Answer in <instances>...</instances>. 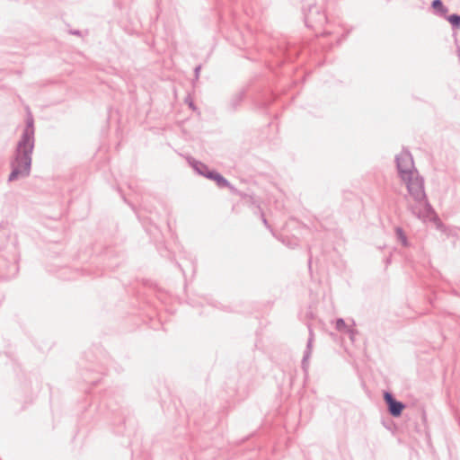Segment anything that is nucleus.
Segmentation results:
<instances>
[{
	"label": "nucleus",
	"mask_w": 460,
	"mask_h": 460,
	"mask_svg": "<svg viewBox=\"0 0 460 460\" xmlns=\"http://www.w3.org/2000/svg\"><path fill=\"white\" fill-rule=\"evenodd\" d=\"M414 204L409 203L408 209L411 214L418 218H427L432 212L433 209L429 203L427 197L420 200H413Z\"/></svg>",
	"instance_id": "39448f33"
},
{
	"label": "nucleus",
	"mask_w": 460,
	"mask_h": 460,
	"mask_svg": "<svg viewBox=\"0 0 460 460\" xmlns=\"http://www.w3.org/2000/svg\"><path fill=\"white\" fill-rule=\"evenodd\" d=\"M189 105H190V107L191 109L195 110V106H194V104H193V102H190L189 103Z\"/></svg>",
	"instance_id": "f3484780"
},
{
	"label": "nucleus",
	"mask_w": 460,
	"mask_h": 460,
	"mask_svg": "<svg viewBox=\"0 0 460 460\" xmlns=\"http://www.w3.org/2000/svg\"><path fill=\"white\" fill-rule=\"evenodd\" d=\"M311 262H312V259L310 258V259H309V261H308V263H309V267L311 266Z\"/></svg>",
	"instance_id": "6ab92c4d"
},
{
	"label": "nucleus",
	"mask_w": 460,
	"mask_h": 460,
	"mask_svg": "<svg viewBox=\"0 0 460 460\" xmlns=\"http://www.w3.org/2000/svg\"><path fill=\"white\" fill-rule=\"evenodd\" d=\"M444 18L447 19L450 22V24L452 25V28L454 30L460 28V15L459 14H456V13H453L450 15L446 14V17H444Z\"/></svg>",
	"instance_id": "9b49d317"
},
{
	"label": "nucleus",
	"mask_w": 460,
	"mask_h": 460,
	"mask_svg": "<svg viewBox=\"0 0 460 460\" xmlns=\"http://www.w3.org/2000/svg\"><path fill=\"white\" fill-rule=\"evenodd\" d=\"M402 181L405 183L409 195L413 200H420L427 197L424 190V180L418 172Z\"/></svg>",
	"instance_id": "7ed1b4c3"
},
{
	"label": "nucleus",
	"mask_w": 460,
	"mask_h": 460,
	"mask_svg": "<svg viewBox=\"0 0 460 460\" xmlns=\"http://www.w3.org/2000/svg\"><path fill=\"white\" fill-rule=\"evenodd\" d=\"M188 162L190 164V165L199 174V175H202L204 177H206V174H208L209 172H212V170H210L208 168V166L205 164H203L202 162L200 161H197L196 159L190 157L188 159Z\"/></svg>",
	"instance_id": "6e6552de"
},
{
	"label": "nucleus",
	"mask_w": 460,
	"mask_h": 460,
	"mask_svg": "<svg viewBox=\"0 0 460 460\" xmlns=\"http://www.w3.org/2000/svg\"><path fill=\"white\" fill-rule=\"evenodd\" d=\"M314 341V332L311 327H309V338L306 344V349L304 351V356L302 359V367L304 369H305L308 367V360L311 357L312 353V344Z\"/></svg>",
	"instance_id": "1a4fd4ad"
},
{
	"label": "nucleus",
	"mask_w": 460,
	"mask_h": 460,
	"mask_svg": "<svg viewBox=\"0 0 460 460\" xmlns=\"http://www.w3.org/2000/svg\"><path fill=\"white\" fill-rule=\"evenodd\" d=\"M34 132V120L32 116L30 115L26 119L25 128L10 161L12 172L8 177L9 181H16L19 178H26L30 175L35 143Z\"/></svg>",
	"instance_id": "f257e3e1"
},
{
	"label": "nucleus",
	"mask_w": 460,
	"mask_h": 460,
	"mask_svg": "<svg viewBox=\"0 0 460 460\" xmlns=\"http://www.w3.org/2000/svg\"><path fill=\"white\" fill-rule=\"evenodd\" d=\"M349 333V336H350V340L353 341V337H354V334H355V331L352 330V329H347V331Z\"/></svg>",
	"instance_id": "dca6fc26"
},
{
	"label": "nucleus",
	"mask_w": 460,
	"mask_h": 460,
	"mask_svg": "<svg viewBox=\"0 0 460 460\" xmlns=\"http://www.w3.org/2000/svg\"><path fill=\"white\" fill-rule=\"evenodd\" d=\"M73 34H75V35H79V34H80V31H73Z\"/></svg>",
	"instance_id": "a211bd4d"
},
{
	"label": "nucleus",
	"mask_w": 460,
	"mask_h": 460,
	"mask_svg": "<svg viewBox=\"0 0 460 460\" xmlns=\"http://www.w3.org/2000/svg\"><path fill=\"white\" fill-rule=\"evenodd\" d=\"M395 234L397 239L402 243V246L407 247L409 243L403 230L401 227H396Z\"/></svg>",
	"instance_id": "f8f14e48"
},
{
	"label": "nucleus",
	"mask_w": 460,
	"mask_h": 460,
	"mask_svg": "<svg viewBox=\"0 0 460 460\" xmlns=\"http://www.w3.org/2000/svg\"><path fill=\"white\" fill-rule=\"evenodd\" d=\"M206 178L216 181L219 188H232L230 182L215 170H212L211 172L206 174Z\"/></svg>",
	"instance_id": "0eeeda50"
},
{
	"label": "nucleus",
	"mask_w": 460,
	"mask_h": 460,
	"mask_svg": "<svg viewBox=\"0 0 460 460\" xmlns=\"http://www.w3.org/2000/svg\"><path fill=\"white\" fill-rule=\"evenodd\" d=\"M335 328L339 332L347 331V325L342 318H338L335 323Z\"/></svg>",
	"instance_id": "ddd939ff"
},
{
	"label": "nucleus",
	"mask_w": 460,
	"mask_h": 460,
	"mask_svg": "<svg viewBox=\"0 0 460 460\" xmlns=\"http://www.w3.org/2000/svg\"><path fill=\"white\" fill-rule=\"evenodd\" d=\"M384 401L387 405V410L391 416L397 418L402 415V412L405 408V404L400 401H397L392 393L385 392Z\"/></svg>",
	"instance_id": "423d86ee"
},
{
	"label": "nucleus",
	"mask_w": 460,
	"mask_h": 460,
	"mask_svg": "<svg viewBox=\"0 0 460 460\" xmlns=\"http://www.w3.org/2000/svg\"><path fill=\"white\" fill-rule=\"evenodd\" d=\"M200 69H201V66H196V67H195V69H194V73H195V76H196V78H198V77H199V72H200Z\"/></svg>",
	"instance_id": "2eb2a0df"
},
{
	"label": "nucleus",
	"mask_w": 460,
	"mask_h": 460,
	"mask_svg": "<svg viewBox=\"0 0 460 460\" xmlns=\"http://www.w3.org/2000/svg\"><path fill=\"white\" fill-rule=\"evenodd\" d=\"M431 6L434 9V12L437 15L440 17H446L448 9L443 4V2L441 0H433L431 3Z\"/></svg>",
	"instance_id": "9d476101"
},
{
	"label": "nucleus",
	"mask_w": 460,
	"mask_h": 460,
	"mask_svg": "<svg viewBox=\"0 0 460 460\" xmlns=\"http://www.w3.org/2000/svg\"><path fill=\"white\" fill-rule=\"evenodd\" d=\"M396 168L399 177L408 179L410 175L416 174L418 172L414 167L413 158L410 151L403 149L395 156Z\"/></svg>",
	"instance_id": "f03ea898"
},
{
	"label": "nucleus",
	"mask_w": 460,
	"mask_h": 460,
	"mask_svg": "<svg viewBox=\"0 0 460 460\" xmlns=\"http://www.w3.org/2000/svg\"><path fill=\"white\" fill-rule=\"evenodd\" d=\"M305 21L308 27L315 28L327 22L326 14L317 6L308 4V12L305 13Z\"/></svg>",
	"instance_id": "20e7f679"
},
{
	"label": "nucleus",
	"mask_w": 460,
	"mask_h": 460,
	"mask_svg": "<svg viewBox=\"0 0 460 460\" xmlns=\"http://www.w3.org/2000/svg\"><path fill=\"white\" fill-rule=\"evenodd\" d=\"M261 219H262V223L264 224V226L272 232V229L262 212H261Z\"/></svg>",
	"instance_id": "4468645a"
}]
</instances>
